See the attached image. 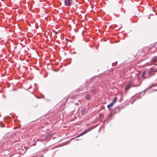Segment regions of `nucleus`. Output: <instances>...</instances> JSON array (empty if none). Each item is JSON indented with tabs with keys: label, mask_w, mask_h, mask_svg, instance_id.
<instances>
[{
	"label": "nucleus",
	"mask_w": 157,
	"mask_h": 157,
	"mask_svg": "<svg viewBox=\"0 0 157 157\" xmlns=\"http://www.w3.org/2000/svg\"><path fill=\"white\" fill-rule=\"evenodd\" d=\"M7 118V117H5L4 118V121H5L7 122V121L6 120V119Z\"/></svg>",
	"instance_id": "15"
},
{
	"label": "nucleus",
	"mask_w": 157,
	"mask_h": 157,
	"mask_svg": "<svg viewBox=\"0 0 157 157\" xmlns=\"http://www.w3.org/2000/svg\"><path fill=\"white\" fill-rule=\"evenodd\" d=\"M157 60V57L155 56L154 57L153 59L152 60V62L153 63H155L156 62Z\"/></svg>",
	"instance_id": "7"
},
{
	"label": "nucleus",
	"mask_w": 157,
	"mask_h": 157,
	"mask_svg": "<svg viewBox=\"0 0 157 157\" xmlns=\"http://www.w3.org/2000/svg\"><path fill=\"white\" fill-rule=\"evenodd\" d=\"M156 71L154 68H151L150 69L149 74L151 75H153L154 74V73H155Z\"/></svg>",
	"instance_id": "3"
},
{
	"label": "nucleus",
	"mask_w": 157,
	"mask_h": 157,
	"mask_svg": "<svg viewBox=\"0 0 157 157\" xmlns=\"http://www.w3.org/2000/svg\"><path fill=\"white\" fill-rule=\"evenodd\" d=\"M65 5L67 6H69L71 5L70 0H65Z\"/></svg>",
	"instance_id": "5"
},
{
	"label": "nucleus",
	"mask_w": 157,
	"mask_h": 157,
	"mask_svg": "<svg viewBox=\"0 0 157 157\" xmlns=\"http://www.w3.org/2000/svg\"><path fill=\"white\" fill-rule=\"evenodd\" d=\"M95 127H96L95 126H93V127L90 128H88L87 129H86V130H84V131H85V132L86 133L87 132L90 131H91L92 129H93V128H94Z\"/></svg>",
	"instance_id": "4"
},
{
	"label": "nucleus",
	"mask_w": 157,
	"mask_h": 157,
	"mask_svg": "<svg viewBox=\"0 0 157 157\" xmlns=\"http://www.w3.org/2000/svg\"><path fill=\"white\" fill-rule=\"evenodd\" d=\"M9 157H10V156H9Z\"/></svg>",
	"instance_id": "20"
},
{
	"label": "nucleus",
	"mask_w": 157,
	"mask_h": 157,
	"mask_svg": "<svg viewBox=\"0 0 157 157\" xmlns=\"http://www.w3.org/2000/svg\"><path fill=\"white\" fill-rule=\"evenodd\" d=\"M86 98L87 99H88V100L90 98V95H86Z\"/></svg>",
	"instance_id": "10"
},
{
	"label": "nucleus",
	"mask_w": 157,
	"mask_h": 157,
	"mask_svg": "<svg viewBox=\"0 0 157 157\" xmlns=\"http://www.w3.org/2000/svg\"><path fill=\"white\" fill-rule=\"evenodd\" d=\"M1 116V115H0V117Z\"/></svg>",
	"instance_id": "19"
},
{
	"label": "nucleus",
	"mask_w": 157,
	"mask_h": 157,
	"mask_svg": "<svg viewBox=\"0 0 157 157\" xmlns=\"http://www.w3.org/2000/svg\"><path fill=\"white\" fill-rule=\"evenodd\" d=\"M9 31L10 32V29H9Z\"/></svg>",
	"instance_id": "18"
},
{
	"label": "nucleus",
	"mask_w": 157,
	"mask_h": 157,
	"mask_svg": "<svg viewBox=\"0 0 157 157\" xmlns=\"http://www.w3.org/2000/svg\"><path fill=\"white\" fill-rule=\"evenodd\" d=\"M117 97H115L113 100L112 102L113 103V104H115L117 100Z\"/></svg>",
	"instance_id": "8"
},
{
	"label": "nucleus",
	"mask_w": 157,
	"mask_h": 157,
	"mask_svg": "<svg viewBox=\"0 0 157 157\" xmlns=\"http://www.w3.org/2000/svg\"><path fill=\"white\" fill-rule=\"evenodd\" d=\"M145 73H146V72L145 71H144L143 72V74L142 75V78L144 77V75L145 74Z\"/></svg>",
	"instance_id": "9"
},
{
	"label": "nucleus",
	"mask_w": 157,
	"mask_h": 157,
	"mask_svg": "<svg viewBox=\"0 0 157 157\" xmlns=\"http://www.w3.org/2000/svg\"><path fill=\"white\" fill-rule=\"evenodd\" d=\"M141 84V82H140V84L139 85H134L133 86V87H137V86H140V85Z\"/></svg>",
	"instance_id": "13"
},
{
	"label": "nucleus",
	"mask_w": 157,
	"mask_h": 157,
	"mask_svg": "<svg viewBox=\"0 0 157 157\" xmlns=\"http://www.w3.org/2000/svg\"><path fill=\"white\" fill-rule=\"evenodd\" d=\"M114 104H113V103H112V102L110 103L107 106V108L108 109H110V108L112 107L113 105H114Z\"/></svg>",
	"instance_id": "6"
},
{
	"label": "nucleus",
	"mask_w": 157,
	"mask_h": 157,
	"mask_svg": "<svg viewBox=\"0 0 157 157\" xmlns=\"http://www.w3.org/2000/svg\"><path fill=\"white\" fill-rule=\"evenodd\" d=\"M86 133L85 132V131H84L82 133H81V134L82 135H83L84 134H85Z\"/></svg>",
	"instance_id": "12"
},
{
	"label": "nucleus",
	"mask_w": 157,
	"mask_h": 157,
	"mask_svg": "<svg viewBox=\"0 0 157 157\" xmlns=\"http://www.w3.org/2000/svg\"><path fill=\"white\" fill-rule=\"evenodd\" d=\"M75 105H79V103H75Z\"/></svg>",
	"instance_id": "17"
},
{
	"label": "nucleus",
	"mask_w": 157,
	"mask_h": 157,
	"mask_svg": "<svg viewBox=\"0 0 157 157\" xmlns=\"http://www.w3.org/2000/svg\"><path fill=\"white\" fill-rule=\"evenodd\" d=\"M82 136V134H81V133H80V134H79V135H78V136H77V137H79L81 136Z\"/></svg>",
	"instance_id": "14"
},
{
	"label": "nucleus",
	"mask_w": 157,
	"mask_h": 157,
	"mask_svg": "<svg viewBox=\"0 0 157 157\" xmlns=\"http://www.w3.org/2000/svg\"><path fill=\"white\" fill-rule=\"evenodd\" d=\"M2 97H3L4 98V99H5V98H6V97L5 96V95H2Z\"/></svg>",
	"instance_id": "16"
},
{
	"label": "nucleus",
	"mask_w": 157,
	"mask_h": 157,
	"mask_svg": "<svg viewBox=\"0 0 157 157\" xmlns=\"http://www.w3.org/2000/svg\"><path fill=\"white\" fill-rule=\"evenodd\" d=\"M82 114L84 115L87 113V111L86 110V108H83L81 110Z\"/></svg>",
	"instance_id": "2"
},
{
	"label": "nucleus",
	"mask_w": 157,
	"mask_h": 157,
	"mask_svg": "<svg viewBox=\"0 0 157 157\" xmlns=\"http://www.w3.org/2000/svg\"><path fill=\"white\" fill-rule=\"evenodd\" d=\"M0 127H5V125H2V124L1 123L0 121Z\"/></svg>",
	"instance_id": "11"
},
{
	"label": "nucleus",
	"mask_w": 157,
	"mask_h": 157,
	"mask_svg": "<svg viewBox=\"0 0 157 157\" xmlns=\"http://www.w3.org/2000/svg\"><path fill=\"white\" fill-rule=\"evenodd\" d=\"M132 84V83L131 81H130L128 82L124 89V90L126 92L129 89Z\"/></svg>",
	"instance_id": "1"
}]
</instances>
